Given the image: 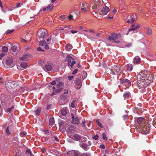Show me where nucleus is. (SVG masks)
I'll list each match as a JSON object with an SVG mask.
<instances>
[{
    "label": "nucleus",
    "mask_w": 156,
    "mask_h": 156,
    "mask_svg": "<svg viewBox=\"0 0 156 156\" xmlns=\"http://www.w3.org/2000/svg\"><path fill=\"white\" fill-rule=\"evenodd\" d=\"M139 131L142 134H148L150 130V126L148 124L145 123L141 125L139 128Z\"/></svg>",
    "instance_id": "f257e3e1"
},
{
    "label": "nucleus",
    "mask_w": 156,
    "mask_h": 156,
    "mask_svg": "<svg viewBox=\"0 0 156 156\" xmlns=\"http://www.w3.org/2000/svg\"><path fill=\"white\" fill-rule=\"evenodd\" d=\"M111 71L114 75H120L123 72V69L121 66L115 65L112 66Z\"/></svg>",
    "instance_id": "f03ea898"
},
{
    "label": "nucleus",
    "mask_w": 156,
    "mask_h": 156,
    "mask_svg": "<svg viewBox=\"0 0 156 156\" xmlns=\"http://www.w3.org/2000/svg\"><path fill=\"white\" fill-rule=\"evenodd\" d=\"M47 31L45 29H41L39 30L37 33V40L38 41L43 39L47 35Z\"/></svg>",
    "instance_id": "7ed1b4c3"
},
{
    "label": "nucleus",
    "mask_w": 156,
    "mask_h": 156,
    "mask_svg": "<svg viewBox=\"0 0 156 156\" xmlns=\"http://www.w3.org/2000/svg\"><path fill=\"white\" fill-rule=\"evenodd\" d=\"M13 60L10 58L4 59L2 61V63L4 66L6 68H12L14 66V64L13 63Z\"/></svg>",
    "instance_id": "20e7f679"
},
{
    "label": "nucleus",
    "mask_w": 156,
    "mask_h": 156,
    "mask_svg": "<svg viewBox=\"0 0 156 156\" xmlns=\"http://www.w3.org/2000/svg\"><path fill=\"white\" fill-rule=\"evenodd\" d=\"M71 59H74L70 55H68L65 60V62H67V65L69 67L70 66L71 68H72L73 65L76 63V62L75 61H72L71 62Z\"/></svg>",
    "instance_id": "39448f33"
},
{
    "label": "nucleus",
    "mask_w": 156,
    "mask_h": 156,
    "mask_svg": "<svg viewBox=\"0 0 156 156\" xmlns=\"http://www.w3.org/2000/svg\"><path fill=\"white\" fill-rule=\"evenodd\" d=\"M15 82L13 81H6L5 83V86L8 90L13 89L15 87Z\"/></svg>",
    "instance_id": "423d86ee"
},
{
    "label": "nucleus",
    "mask_w": 156,
    "mask_h": 156,
    "mask_svg": "<svg viewBox=\"0 0 156 156\" xmlns=\"http://www.w3.org/2000/svg\"><path fill=\"white\" fill-rule=\"evenodd\" d=\"M64 86V83L62 82H59L58 84L56 85L57 89L55 90V93H58L62 91L63 89V87Z\"/></svg>",
    "instance_id": "0eeeda50"
},
{
    "label": "nucleus",
    "mask_w": 156,
    "mask_h": 156,
    "mask_svg": "<svg viewBox=\"0 0 156 156\" xmlns=\"http://www.w3.org/2000/svg\"><path fill=\"white\" fill-rule=\"evenodd\" d=\"M109 9L108 7L106 6L103 8L102 9L101 11V13L100 12H99L100 15L103 16L107 14L109 12Z\"/></svg>",
    "instance_id": "6e6552de"
},
{
    "label": "nucleus",
    "mask_w": 156,
    "mask_h": 156,
    "mask_svg": "<svg viewBox=\"0 0 156 156\" xmlns=\"http://www.w3.org/2000/svg\"><path fill=\"white\" fill-rule=\"evenodd\" d=\"M67 113V111L65 109H62L58 114L59 116L62 119H65Z\"/></svg>",
    "instance_id": "1a4fd4ad"
},
{
    "label": "nucleus",
    "mask_w": 156,
    "mask_h": 156,
    "mask_svg": "<svg viewBox=\"0 0 156 156\" xmlns=\"http://www.w3.org/2000/svg\"><path fill=\"white\" fill-rule=\"evenodd\" d=\"M136 18V15H132L128 16L127 18V22L129 23H132L135 20V19Z\"/></svg>",
    "instance_id": "9d476101"
},
{
    "label": "nucleus",
    "mask_w": 156,
    "mask_h": 156,
    "mask_svg": "<svg viewBox=\"0 0 156 156\" xmlns=\"http://www.w3.org/2000/svg\"><path fill=\"white\" fill-rule=\"evenodd\" d=\"M147 74H146L145 72H140L137 76V79H142V80H145V78L146 77Z\"/></svg>",
    "instance_id": "9b49d317"
},
{
    "label": "nucleus",
    "mask_w": 156,
    "mask_h": 156,
    "mask_svg": "<svg viewBox=\"0 0 156 156\" xmlns=\"http://www.w3.org/2000/svg\"><path fill=\"white\" fill-rule=\"evenodd\" d=\"M118 35L115 33H112L111 34V36H108V39L113 41L118 39Z\"/></svg>",
    "instance_id": "f8f14e48"
},
{
    "label": "nucleus",
    "mask_w": 156,
    "mask_h": 156,
    "mask_svg": "<svg viewBox=\"0 0 156 156\" xmlns=\"http://www.w3.org/2000/svg\"><path fill=\"white\" fill-rule=\"evenodd\" d=\"M135 121H136L138 124L140 125L142 123L145 124L144 122H145V119L143 117H140L136 118Z\"/></svg>",
    "instance_id": "ddd939ff"
},
{
    "label": "nucleus",
    "mask_w": 156,
    "mask_h": 156,
    "mask_svg": "<svg viewBox=\"0 0 156 156\" xmlns=\"http://www.w3.org/2000/svg\"><path fill=\"white\" fill-rule=\"evenodd\" d=\"M120 82L121 83H126L129 85L131 84V82L127 79H120Z\"/></svg>",
    "instance_id": "4468645a"
},
{
    "label": "nucleus",
    "mask_w": 156,
    "mask_h": 156,
    "mask_svg": "<svg viewBox=\"0 0 156 156\" xmlns=\"http://www.w3.org/2000/svg\"><path fill=\"white\" fill-rule=\"evenodd\" d=\"M30 58V55L27 54H25L22 57L20 58V59L22 61H27L29 60Z\"/></svg>",
    "instance_id": "2eb2a0df"
},
{
    "label": "nucleus",
    "mask_w": 156,
    "mask_h": 156,
    "mask_svg": "<svg viewBox=\"0 0 156 156\" xmlns=\"http://www.w3.org/2000/svg\"><path fill=\"white\" fill-rule=\"evenodd\" d=\"M140 27V26H138V25H137L136 26H135L134 25H133L132 26L131 28L130 29H129L128 30V31L129 32H130L131 31H133L134 32V31H136L138 28H139Z\"/></svg>",
    "instance_id": "dca6fc26"
},
{
    "label": "nucleus",
    "mask_w": 156,
    "mask_h": 156,
    "mask_svg": "<svg viewBox=\"0 0 156 156\" xmlns=\"http://www.w3.org/2000/svg\"><path fill=\"white\" fill-rule=\"evenodd\" d=\"M126 68L127 71L130 72L133 69V66L131 64H128L126 65Z\"/></svg>",
    "instance_id": "f3484780"
},
{
    "label": "nucleus",
    "mask_w": 156,
    "mask_h": 156,
    "mask_svg": "<svg viewBox=\"0 0 156 156\" xmlns=\"http://www.w3.org/2000/svg\"><path fill=\"white\" fill-rule=\"evenodd\" d=\"M140 58L138 56H136L133 59V62L134 64H139L140 62Z\"/></svg>",
    "instance_id": "a211bd4d"
},
{
    "label": "nucleus",
    "mask_w": 156,
    "mask_h": 156,
    "mask_svg": "<svg viewBox=\"0 0 156 156\" xmlns=\"http://www.w3.org/2000/svg\"><path fill=\"white\" fill-rule=\"evenodd\" d=\"M146 34L149 36H151L152 35V31L151 29L149 27H146Z\"/></svg>",
    "instance_id": "6ab92c4d"
},
{
    "label": "nucleus",
    "mask_w": 156,
    "mask_h": 156,
    "mask_svg": "<svg viewBox=\"0 0 156 156\" xmlns=\"http://www.w3.org/2000/svg\"><path fill=\"white\" fill-rule=\"evenodd\" d=\"M73 139L76 141H80L81 139V136L78 134H75L73 136Z\"/></svg>",
    "instance_id": "aec40b11"
},
{
    "label": "nucleus",
    "mask_w": 156,
    "mask_h": 156,
    "mask_svg": "<svg viewBox=\"0 0 156 156\" xmlns=\"http://www.w3.org/2000/svg\"><path fill=\"white\" fill-rule=\"evenodd\" d=\"M79 120L78 117H76L73 119L72 121L73 124H78L79 123Z\"/></svg>",
    "instance_id": "412c9836"
},
{
    "label": "nucleus",
    "mask_w": 156,
    "mask_h": 156,
    "mask_svg": "<svg viewBox=\"0 0 156 156\" xmlns=\"http://www.w3.org/2000/svg\"><path fill=\"white\" fill-rule=\"evenodd\" d=\"M144 83L143 81H141L140 80H138L137 81V84L138 86L141 87H142L144 86Z\"/></svg>",
    "instance_id": "4be33fe9"
},
{
    "label": "nucleus",
    "mask_w": 156,
    "mask_h": 156,
    "mask_svg": "<svg viewBox=\"0 0 156 156\" xmlns=\"http://www.w3.org/2000/svg\"><path fill=\"white\" fill-rule=\"evenodd\" d=\"M130 94L129 92H126L124 94L123 97L124 98L127 99L130 97Z\"/></svg>",
    "instance_id": "5701e85b"
},
{
    "label": "nucleus",
    "mask_w": 156,
    "mask_h": 156,
    "mask_svg": "<svg viewBox=\"0 0 156 156\" xmlns=\"http://www.w3.org/2000/svg\"><path fill=\"white\" fill-rule=\"evenodd\" d=\"M49 124L51 126H52L55 123V121L54 118H50L49 119Z\"/></svg>",
    "instance_id": "b1692460"
},
{
    "label": "nucleus",
    "mask_w": 156,
    "mask_h": 156,
    "mask_svg": "<svg viewBox=\"0 0 156 156\" xmlns=\"http://www.w3.org/2000/svg\"><path fill=\"white\" fill-rule=\"evenodd\" d=\"M45 68L46 70L49 71L51 70L52 69V67L51 65H46L45 66Z\"/></svg>",
    "instance_id": "393cba45"
},
{
    "label": "nucleus",
    "mask_w": 156,
    "mask_h": 156,
    "mask_svg": "<svg viewBox=\"0 0 156 156\" xmlns=\"http://www.w3.org/2000/svg\"><path fill=\"white\" fill-rule=\"evenodd\" d=\"M66 49L67 51H69L72 49V45L70 44H67L66 45Z\"/></svg>",
    "instance_id": "a878e982"
},
{
    "label": "nucleus",
    "mask_w": 156,
    "mask_h": 156,
    "mask_svg": "<svg viewBox=\"0 0 156 156\" xmlns=\"http://www.w3.org/2000/svg\"><path fill=\"white\" fill-rule=\"evenodd\" d=\"M53 5H49L48 6L46 7L47 10L48 11H51L53 8Z\"/></svg>",
    "instance_id": "bb28decb"
},
{
    "label": "nucleus",
    "mask_w": 156,
    "mask_h": 156,
    "mask_svg": "<svg viewBox=\"0 0 156 156\" xmlns=\"http://www.w3.org/2000/svg\"><path fill=\"white\" fill-rule=\"evenodd\" d=\"M153 78V76L152 75L148 74V75H147L146 77L145 78V80H149L150 81L152 80L151 79Z\"/></svg>",
    "instance_id": "cd10ccee"
},
{
    "label": "nucleus",
    "mask_w": 156,
    "mask_h": 156,
    "mask_svg": "<svg viewBox=\"0 0 156 156\" xmlns=\"http://www.w3.org/2000/svg\"><path fill=\"white\" fill-rule=\"evenodd\" d=\"M41 111V108H38L37 109L34 111L35 112L36 114L37 115H39L40 114Z\"/></svg>",
    "instance_id": "c85d7f7f"
},
{
    "label": "nucleus",
    "mask_w": 156,
    "mask_h": 156,
    "mask_svg": "<svg viewBox=\"0 0 156 156\" xmlns=\"http://www.w3.org/2000/svg\"><path fill=\"white\" fill-rule=\"evenodd\" d=\"M92 8L93 10H97L98 9V10H99V9L97 6L95 4H92Z\"/></svg>",
    "instance_id": "c756f323"
},
{
    "label": "nucleus",
    "mask_w": 156,
    "mask_h": 156,
    "mask_svg": "<svg viewBox=\"0 0 156 156\" xmlns=\"http://www.w3.org/2000/svg\"><path fill=\"white\" fill-rule=\"evenodd\" d=\"M27 66V63L23 62L20 64V66L21 67L23 68H25Z\"/></svg>",
    "instance_id": "7c9ffc66"
},
{
    "label": "nucleus",
    "mask_w": 156,
    "mask_h": 156,
    "mask_svg": "<svg viewBox=\"0 0 156 156\" xmlns=\"http://www.w3.org/2000/svg\"><path fill=\"white\" fill-rule=\"evenodd\" d=\"M14 108V105L12 106L10 108H8L7 109L8 112L9 113H11L12 112Z\"/></svg>",
    "instance_id": "2f4dec72"
},
{
    "label": "nucleus",
    "mask_w": 156,
    "mask_h": 156,
    "mask_svg": "<svg viewBox=\"0 0 156 156\" xmlns=\"http://www.w3.org/2000/svg\"><path fill=\"white\" fill-rule=\"evenodd\" d=\"M39 42H40L39 43V44L40 46H43L45 44H46V42L45 41H41H41H40Z\"/></svg>",
    "instance_id": "473e14b6"
},
{
    "label": "nucleus",
    "mask_w": 156,
    "mask_h": 156,
    "mask_svg": "<svg viewBox=\"0 0 156 156\" xmlns=\"http://www.w3.org/2000/svg\"><path fill=\"white\" fill-rule=\"evenodd\" d=\"M18 48L17 46L14 45L12 47V52H15L17 50Z\"/></svg>",
    "instance_id": "72a5a7b5"
},
{
    "label": "nucleus",
    "mask_w": 156,
    "mask_h": 156,
    "mask_svg": "<svg viewBox=\"0 0 156 156\" xmlns=\"http://www.w3.org/2000/svg\"><path fill=\"white\" fill-rule=\"evenodd\" d=\"M8 50V48L7 47L4 46L2 47V51L4 52H7Z\"/></svg>",
    "instance_id": "f704fd0d"
},
{
    "label": "nucleus",
    "mask_w": 156,
    "mask_h": 156,
    "mask_svg": "<svg viewBox=\"0 0 156 156\" xmlns=\"http://www.w3.org/2000/svg\"><path fill=\"white\" fill-rule=\"evenodd\" d=\"M76 101V100H73L72 101V102L71 104L70 107L72 108H74L75 107V106L74 105V103Z\"/></svg>",
    "instance_id": "c9c22d12"
},
{
    "label": "nucleus",
    "mask_w": 156,
    "mask_h": 156,
    "mask_svg": "<svg viewBox=\"0 0 156 156\" xmlns=\"http://www.w3.org/2000/svg\"><path fill=\"white\" fill-rule=\"evenodd\" d=\"M14 31V29L12 30H8L6 32V33L7 34H11Z\"/></svg>",
    "instance_id": "e433bc0d"
},
{
    "label": "nucleus",
    "mask_w": 156,
    "mask_h": 156,
    "mask_svg": "<svg viewBox=\"0 0 156 156\" xmlns=\"http://www.w3.org/2000/svg\"><path fill=\"white\" fill-rule=\"evenodd\" d=\"M26 134V132L23 131L21 132L20 133V136L22 137H24Z\"/></svg>",
    "instance_id": "4c0bfd02"
},
{
    "label": "nucleus",
    "mask_w": 156,
    "mask_h": 156,
    "mask_svg": "<svg viewBox=\"0 0 156 156\" xmlns=\"http://www.w3.org/2000/svg\"><path fill=\"white\" fill-rule=\"evenodd\" d=\"M102 137L103 139L105 141L107 140L108 139L107 137L106 136V134L105 133H102Z\"/></svg>",
    "instance_id": "58836bf2"
},
{
    "label": "nucleus",
    "mask_w": 156,
    "mask_h": 156,
    "mask_svg": "<svg viewBox=\"0 0 156 156\" xmlns=\"http://www.w3.org/2000/svg\"><path fill=\"white\" fill-rule=\"evenodd\" d=\"M86 36L88 38L91 39V40L96 41L97 40L96 38H94L88 35H86Z\"/></svg>",
    "instance_id": "ea45409f"
},
{
    "label": "nucleus",
    "mask_w": 156,
    "mask_h": 156,
    "mask_svg": "<svg viewBox=\"0 0 156 156\" xmlns=\"http://www.w3.org/2000/svg\"><path fill=\"white\" fill-rule=\"evenodd\" d=\"M98 125L101 128H103V126H102L101 123L99 121L98 119H97L96 121Z\"/></svg>",
    "instance_id": "a19ab883"
},
{
    "label": "nucleus",
    "mask_w": 156,
    "mask_h": 156,
    "mask_svg": "<svg viewBox=\"0 0 156 156\" xmlns=\"http://www.w3.org/2000/svg\"><path fill=\"white\" fill-rule=\"evenodd\" d=\"M81 10L83 12H86L87 11V9L86 7L82 8Z\"/></svg>",
    "instance_id": "79ce46f5"
},
{
    "label": "nucleus",
    "mask_w": 156,
    "mask_h": 156,
    "mask_svg": "<svg viewBox=\"0 0 156 156\" xmlns=\"http://www.w3.org/2000/svg\"><path fill=\"white\" fill-rule=\"evenodd\" d=\"M9 127L8 126L6 128V129L5 130L6 133L8 135H9L11 134L10 133V132L9 130Z\"/></svg>",
    "instance_id": "37998d69"
},
{
    "label": "nucleus",
    "mask_w": 156,
    "mask_h": 156,
    "mask_svg": "<svg viewBox=\"0 0 156 156\" xmlns=\"http://www.w3.org/2000/svg\"><path fill=\"white\" fill-rule=\"evenodd\" d=\"M59 18L62 19V21H64V20L66 19V17L65 16V15H63L61 16Z\"/></svg>",
    "instance_id": "c03bdc74"
},
{
    "label": "nucleus",
    "mask_w": 156,
    "mask_h": 156,
    "mask_svg": "<svg viewBox=\"0 0 156 156\" xmlns=\"http://www.w3.org/2000/svg\"><path fill=\"white\" fill-rule=\"evenodd\" d=\"M26 152L30 154L31 156H34L30 150L28 149L26 151Z\"/></svg>",
    "instance_id": "a18cd8bd"
},
{
    "label": "nucleus",
    "mask_w": 156,
    "mask_h": 156,
    "mask_svg": "<svg viewBox=\"0 0 156 156\" xmlns=\"http://www.w3.org/2000/svg\"><path fill=\"white\" fill-rule=\"evenodd\" d=\"M123 119L125 120H126L129 119L128 116L127 115H125L123 116Z\"/></svg>",
    "instance_id": "49530a36"
},
{
    "label": "nucleus",
    "mask_w": 156,
    "mask_h": 156,
    "mask_svg": "<svg viewBox=\"0 0 156 156\" xmlns=\"http://www.w3.org/2000/svg\"><path fill=\"white\" fill-rule=\"evenodd\" d=\"M153 125L156 128V117H155L153 122Z\"/></svg>",
    "instance_id": "de8ad7c7"
},
{
    "label": "nucleus",
    "mask_w": 156,
    "mask_h": 156,
    "mask_svg": "<svg viewBox=\"0 0 156 156\" xmlns=\"http://www.w3.org/2000/svg\"><path fill=\"white\" fill-rule=\"evenodd\" d=\"M132 46V44L131 43H129L128 44L125 45V47L126 48H129L131 47Z\"/></svg>",
    "instance_id": "09e8293b"
},
{
    "label": "nucleus",
    "mask_w": 156,
    "mask_h": 156,
    "mask_svg": "<svg viewBox=\"0 0 156 156\" xmlns=\"http://www.w3.org/2000/svg\"><path fill=\"white\" fill-rule=\"evenodd\" d=\"M73 16L71 15H69L68 17V18L69 20H72L73 19Z\"/></svg>",
    "instance_id": "8fccbe9b"
},
{
    "label": "nucleus",
    "mask_w": 156,
    "mask_h": 156,
    "mask_svg": "<svg viewBox=\"0 0 156 156\" xmlns=\"http://www.w3.org/2000/svg\"><path fill=\"white\" fill-rule=\"evenodd\" d=\"M46 138H47V140H48L49 139V137L48 136H46L45 137H43L42 138V141H44V140L46 141Z\"/></svg>",
    "instance_id": "3c124183"
},
{
    "label": "nucleus",
    "mask_w": 156,
    "mask_h": 156,
    "mask_svg": "<svg viewBox=\"0 0 156 156\" xmlns=\"http://www.w3.org/2000/svg\"><path fill=\"white\" fill-rule=\"evenodd\" d=\"M93 138L95 140H97L98 138V135H96L93 136Z\"/></svg>",
    "instance_id": "603ef678"
},
{
    "label": "nucleus",
    "mask_w": 156,
    "mask_h": 156,
    "mask_svg": "<svg viewBox=\"0 0 156 156\" xmlns=\"http://www.w3.org/2000/svg\"><path fill=\"white\" fill-rule=\"evenodd\" d=\"M81 126L83 127H84L85 126V120L84 119V121H83L82 123H81Z\"/></svg>",
    "instance_id": "864d4df0"
},
{
    "label": "nucleus",
    "mask_w": 156,
    "mask_h": 156,
    "mask_svg": "<svg viewBox=\"0 0 156 156\" xmlns=\"http://www.w3.org/2000/svg\"><path fill=\"white\" fill-rule=\"evenodd\" d=\"M73 76H68V80L70 81L71 80H72V79H73Z\"/></svg>",
    "instance_id": "5fc2aeb1"
},
{
    "label": "nucleus",
    "mask_w": 156,
    "mask_h": 156,
    "mask_svg": "<svg viewBox=\"0 0 156 156\" xmlns=\"http://www.w3.org/2000/svg\"><path fill=\"white\" fill-rule=\"evenodd\" d=\"M6 124H4L3 125L2 129L3 130H4V129L5 130L6 128Z\"/></svg>",
    "instance_id": "6e6d98bb"
},
{
    "label": "nucleus",
    "mask_w": 156,
    "mask_h": 156,
    "mask_svg": "<svg viewBox=\"0 0 156 156\" xmlns=\"http://www.w3.org/2000/svg\"><path fill=\"white\" fill-rule=\"evenodd\" d=\"M56 83V82L55 81H52V82H51L50 83V84L52 85H55Z\"/></svg>",
    "instance_id": "4d7b16f0"
},
{
    "label": "nucleus",
    "mask_w": 156,
    "mask_h": 156,
    "mask_svg": "<svg viewBox=\"0 0 156 156\" xmlns=\"http://www.w3.org/2000/svg\"><path fill=\"white\" fill-rule=\"evenodd\" d=\"M80 156H89V154L87 153H83L81 154Z\"/></svg>",
    "instance_id": "13d9d810"
},
{
    "label": "nucleus",
    "mask_w": 156,
    "mask_h": 156,
    "mask_svg": "<svg viewBox=\"0 0 156 156\" xmlns=\"http://www.w3.org/2000/svg\"><path fill=\"white\" fill-rule=\"evenodd\" d=\"M77 71H78V69H76L73 72L72 74L73 75H75V74H76L77 73Z\"/></svg>",
    "instance_id": "bf43d9fd"
},
{
    "label": "nucleus",
    "mask_w": 156,
    "mask_h": 156,
    "mask_svg": "<svg viewBox=\"0 0 156 156\" xmlns=\"http://www.w3.org/2000/svg\"><path fill=\"white\" fill-rule=\"evenodd\" d=\"M51 105L50 104L48 105L46 107V109H49L51 107Z\"/></svg>",
    "instance_id": "052dcab7"
},
{
    "label": "nucleus",
    "mask_w": 156,
    "mask_h": 156,
    "mask_svg": "<svg viewBox=\"0 0 156 156\" xmlns=\"http://www.w3.org/2000/svg\"><path fill=\"white\" fill-rule=\"evenodd\" d=\"M55 140L57 142H58L59 141V140L58 139V138L56 136H55L54 137Z\"/></svg>",
    "instance_id": "680f3d73"
},
{
    "label": "nucleus",
    "mask_w": 156,
    "mask_h": 156,
    "mask_svg": "<svg viewBox=\"0 0 156 156\" xmlns=\"http://www.w3.org/2000/svg\"><path fill=\"white\" fill-rule=\"evenodd\" d=\"M21 6V3L20 2L18 3L17 4V5H16V7L18 8L19 7H20Z\"/></svg>",
    "instance_id": "e2e57ef3"
},
{
    "label": "nucleus",
    "mask_w": 156,
    "mask_h": 156,
    "mask_svg": "<svg viewBox=\"0 0 156 156\" xmlns=\"http://www.w3.org/2000/svg\"><path fill=\"white\" fill-rule=\"evenodd\" d=\"M71 32L72 34H74V33H77V30H71Z\"/></svg>",
    "instance_id": "0e129e2a"
},
{
    "label": "nucleus",
    "mask_w": 156,
    "mask_h": 156,
    "mask_svg": "<svg viewBox=\"0 0 156 156\" xmlns=\"http://www.w3.org/2000/svg\"><path fill=\"white\" fill-rule=\"evenodd\" d=\"M41 151L42 153H44L45 152H46V151L45 150V149H44V148H43L41 149Z\"/></svg>",
    "instance_id": "69168bd1"
},
{
    "label": "nucleus",
    "mask_w": 156,
    "mask_h": 156,
    "mask_svg": "<svg viewBox=\"0 0 156 156\" xmlns=\"http://www.w3.org/2000/svg\"><path fill=\"white\" fill-rule=\"evenodd\" d=\"M37 51H44V50H42L41 49V48H40V47H38L37 48Z\"/></svg>",
    "instance_id": "338daca9"
},
{
    "label": "nucleus",
    "mask_w": 156,
    "mask_h": 156,
    "mask_svg": "<svg viewBox=\"0 0 156 156\" xmlns=\"http://www.w3.org/2000/svg\"><path fill=\"white\" fill-rule=\"evenodd\" d=\"M113 42L116 43L117 44H119L120 43V41H118H118H116V40L114 41H113Z\"/></svg>",
    "instance_id": "774afa93"
}]
</instances>
